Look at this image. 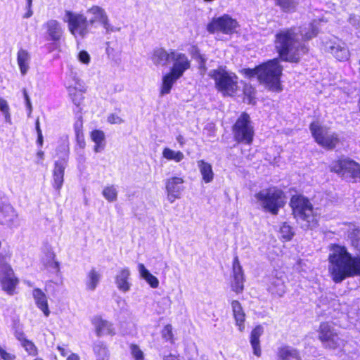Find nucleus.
<instances>
[{
    "label": "nucleus",
    "mask_w": 360,
    "mask_h": 360,
    "mask_svg": "<svg viewBox=\"0 0 360 360\" xmlns=\"http://www.w3.org/2000/svg\"><path fill=\"white\" fill-rule=\"evenodd\" d=\"M316 22L300 27L283 30L276 34L275 48L280 58L285 61L297 62L308 51L304 41L318 33Z\"/></svg>",
    "instance_id": "1"
},
{
    "label": "nucleus",
    "mask_w": 360,
    "mask_h": 360,
    "mask_svg": "<svg viewBox=\"0 0 360 360\" xmlns=\"http://www.w3.org/2000/svg\"><path fill=\"white\" fill-rule=\"evenodd\" d=\"M328 272L336 283L360 275V255L353 257L345 247L333 245L328 255Z\"/></svg>",
    "instance_id": "2"
},
{
    "label": "nucleus",
    "mask_w": 360,
    "mask_h": 360,
    "mask_svg": "<svg viewBox=\"0 0 360 360\" xmlns=\"http://www.w3.org/2000/svg\"><path fill=\"white\" fill-rule=\"evenodd\" d=\"M283 68L278 59H273L255 68L243 70L244 75L249 77L257 76L259 81L273 91H281L280 79Z\"/></svg>",
    "instance_id": "3"
},
{
    "label": "nucleus",
    "mask_w": 360,
    "mask_h": 360,
    "mask_svg": "<svg viewBox=\"0 0 360 360\" xmlns=\"http://www.w3.org/2000/svg\"><path fill=\"white\" fill-rule=\"evenodd\" d=\"M255 202L265 212L276 215L284 204V195L281 190L271 187L254 195Z\"/></svg>",
    "instance_id": "4"
},
{
    "label": "nucleus",
    "mask_w": 360,
    "mask_h": 360,
    "mask_svg": "<svg viewBox=\"0 0 360 360\" xmlns=\"http://www.w3.org/2000/svg\"><path fill=\"white\" fill-rule=\"evenodd\" d=\"M293 214L297 220L305 222L302 224L307 229H314L318 223V217L309 200L302 195H294L290 200Z\"/></svg>",
    "instance_id": "5"
},
{
    "label": "nucleus",
    "mask_w": 360,
    "mask_h": 360,
    "mask_svg": "<svg viewBox=\"0 0 360 360\" xmlns=\"http://www.w3.org/2000/svg\"><path fill=\"white\" fill-rule=\"evenodd\" d=\"M209 76L215 82L217 89L224 96H233L238 90V78L226 70L219 68L211 70Z\"/></svg>",
    "instance_id": "6"
},
{
    "label": "nucleus",
    "mask_w": 360,
    "mask_h": 360,
    "mask_svg": "<svg viewBox=\"0 0 360 360\" xmlns=\"http://www.w3.org/2000/svg\"><path fill=\"white\" fill-rule=\"evenodd\" d=\"M233 134L235 140L238 143L248 145L252 143L255 131L248 114L243 112L237 119L233 126Z\"/></svg>",
    "instance_id": "7"
},
{
    "label": "nucleus",
    "mask_w": 360,
    "mask_h": 360,
    "mask_svg": "<svg viewBox=\"0 0 360 360\" xmlns=\"http://www.w3.org/2000/svg\"><path fill=\"white\" fill-rule=\"evenodd\" d=\"M63 20L68 23L70 32L75 38H84L89 33L87 18L82 13L65 11Z\"/></svg>",
    "instance_id": "8"
},
{
    "label": "nucleus",
    "mask_w": 360,
    "mask_h": 360,
    "mask_svg": "<svg viewBox=\"0 0 360 360\" xmlns=\"http://www.w3.org/2000/svg\"><path fill=\"white\" fill-rule=\"evenodd\" d=\"M310 131L316 142L325 149L332 150L339 142V138L335 132L320 125L319 122H312Z\"/></svg>",
    "instance_id": "9"
},
{
    "label": "nucleus",
    "mask_w": 360,
    "mask_h": 360,
    "mask_svg": "<svg viewBox=\"0 0 360 360\" xmlns=\"http://www.w3.org/2000/svg\"><path fill=\"white\" fill-rule=\"evenodd\" d=\"M330 170L345 179L360 181V165L347 158L333 162Z\"/></svg>",
    "instance_id": "10"
},
{
    "label": "nucleus",
    "mask_w": 360,
    "mask_h": 360,
    "mask_svg": "<svg viewBox=\"0 0 360 360\" xmlns=\"http://www.w3.org/2000/svg\"><path fill=\"white\" fill-rule=\"evenodd\" d=\"M89 26H94L95 24L102 25L106 33L115 32L120 30L111 25L108 15L102 7L94 5L89 8L86 11V15Z\"/></svg>",
    "instance_id": "11"
},
{
    "label": "nucleus",
    "mask_w": 360,
    "mask_h": 360,
    "mask_svg": "<svg viewBox=\"0 0 360 360\" xmlns=\"http://www.w3.org/2000/svg\"><path fill=\"white\" fill-rule=\"evenodd\" d=\"M319 339L323 347L330 349L341 348L345 345V340L338 335L328 323H322L320 325Z\"/></svg>",
    "instance_id": "12"
},
{
    "label": "nucleus",
    "mask_w": 360,
    "mask_h": 360,
    "mask_svg": "<svg viewBox=\"0 0 360 360\" xmlns=\"http://www.w3.org/2000/svg\"><path fill=\"white\" fill-rule=\"evenodd\" d=\"M18 283L11 266L6 259V257L0 254V284L2 289L8 294L12 295Z\"/></svg>",
    "instance_id": "13"
},
{
    "label": "nucleus",
    "mask_w": 360,
    "mask_h": 360,
    "mask_svg": "<svg viewBox=\"0 0 360 360\" xmlns=\"http://www.w3.org/2000/svg\"><path fill=\"white\" fill-rule=\"evenodd\" d=\"M0 225L11 230L20 225L17 211L9 202L2 200H0Z\"/></svg>",
    "instance_id": "14"
},
{
    "label": "nucleus",
    "mask_w": 360,
    "mask_h": 360,
    "mask_svg": "<svg viewBox=\"0 0 360 360\" xmlns=\"http://www.w3.org/2000/svg\"><path fill=\"white\" fill-rule=\"evenodd\" d=\"M238 25L237 21L229 15L213 18L207 25V30L210 33L221 32L225 34H231L236 32Z\"/></svg>",
    "instance_id": "15"
},
{
    "label": "nucleus",
    "mask_w": 360,
    "mask_h": 360,
    "mask_svg": "<svg viewBox=\"0 0 360 360\" xmlns=\"http://www.w3.org/2000/svg\"><path fill=\"white\" fill-rule=\"evenodd\" d=\"M170 61L172 63L170 72L177 77H181L191 67V61L188 56L175 50H172Z\"/></svg>",
    "instance_id": "16"
},
{
    "label": "nucleus",
    "mask_w": 360,
    "mask_h": 360,
    "mask_svg": "<svg viewBox=\"0 0 360 360\" xmlns=\"http://www.w3.org/2000/svg\"><path fill=\"white\" fill-rule=\"evenodd\" d=\"M326 51L330 53L340 61L347 60L349 58V51L346 44L339 40H330L325 44Z\"/></svg>",
    "instance_id": "17"
},
{
    "label": "nucleus",
    "mask_w": 360,
    "mask_h": 360,
    "mask_svg": "<svg viewBox=\"0 0 360 360\" xmlns=\"http://www.w3.org/2000/svg\"><path fill=\"white\" fill-rule=\"evenodd\" d=\"M184 180L181 177H172L167 180L166 191L167 192V198L170 202H174L175 200L181 198L184 191Z\"/></svg>",
    "instance_id": "18"
},
{
    "label": "nucleus",
    "mask_w": 360,
    "mask_h": 360,
    "mask_svg": "<svg viewBox=\"0 0 360 360\" xmlns=\"http://www.w3.org/2000/svg\"><path fill=\"white\" fill-rule=\"evenodd\" d=\"M91 323L95 328V332L98 337L105 335L114 336L116 334L113 324L107 320L103 319L100 316L94 317Z\"/></svg>",
    "instance_id": "19"
},
{
    "label": "nucleus",
    "mask_w": 360,
    "mask_h": 360,
    "mask_svg": "<svg viewBox=\"0 0 360 360\" xmlns=\"http://www.w3.org/2000/svg\"><path fill=\"white\" fill-rule=\"evenodd\" d=\"M233 281L231 283L232 290L236 293L242 292L244 287V275L242 266L237 257L233 259Z\"/></svg>",
    "instance_id": "20"
},
{
    "label": "nucleus",
    "mask_w": 360,
    "mask_h": 360,
    "mask_svg": "<svg viewBox=\"0 0 360 360\" xmlns=\"http://www.w3.org/2000/svg\"><path fill=\"white\" fill-rule=\"evenodd\" d=\"M115 283L117 289L122 292L129 291L131 283L130 282V271L129 268H122L117 271L115 277Z\"/></svg>",
    "instance_id": "21"
},
{
    "label": "nucleus",
    "mask_w": 360,
    "mask_h": 360,
    "mask_svg": "<svg viewBox=\"0 0 360 360\" xmlns=\"http://www.w3.org/2000/svg\"><path fill=\"white\" fill-rule=\"evenodd\" d=\"M65 167V160H60L55 162L54 169L53 170L52 186L58 192L63 184Z\"/></svg>",
    "instance_id": "22"
},
{
    "label": "nucleus",
    "mask_w": 360,
    "mask_h": 360,
    "mask_svg": "<svg viewBox=\"0 0 360 360\" xmlns=\"http://www.w3.org/2000/svg\"><path fill=\"white\" fill-rule=\"evenodd\" d=\"M285 276L283 274L279 273L271 278L268 290L269 292L277 297H282L285 292Z\"/></svg>",
    "instance_id": "23"
},
{
    "label": "nucleus",
    "mask_w": 360,
    "mask_h": 360,
    "mask_svg": "<svg viewBox=\"0 0 360 360\" xmlns=\"http://www.w3.org/2000/svg\"><path fill=\"white\" fill-rule=\"evenodd\" d=\"M172 50L167 52L162 48H155L153 50L150 59L155 66L164 67L167 65L168 61H170Z\"/></svg>",
    "instance_id": "24"
},
{
    "label": "nucleus",
    "mask_w": 360,
    "mask_h": 360,
    "mask_svg": "<svg viewBox=\"0 0 360 360\" xmlns=\"http://www.w3.org/2000/svg\"><path fill=\"white\" fill-rule=\"evenodd\" d=\"M32 296L37 307L42 311L45 316H49L50 311L46 294L41 289L34 288L32 291Z\"/></svg>",
    "instance_id": "25"
},
{
    "label": "nucleus",
    "mask_w": 360,
    "mask_h": 360,
    "mask_svg": "<svg viewBox=\"0 0 360 360\" xmlns=\"http://www.w3.org/2000/svg\"><path fill=\"white\" fill-rule=\"evenodd\" d=\"M44 266L50 269V271L53 273L56 274L57 279L56 281H54V283L60 286L63 283L62 276L60 273V264L58 262H57L56 259L51 260L50 263H46L44 264ZM53 283V281H49L46 283L45 285V290L46 292H49L51 290V285Z\"/></svg>",
    "instance_id": "26"
},
{
    "label": "nucleus",
    "mask_w": 360,
    "mask_h": 360,
    "mask_svg": "<svg viewBox=\"0 0 360 360\" xmlns=\"http://www.w3.org/2000/svg\"><path fill=\"white\" fill-rule=\"evenodd\" d=\"M46 27L47 30V34L49 35V39L52 41H59L62 34L63 30L60 27V23L56 20H50L46 24Z\"/></svg>",
    "instance_id": "27"
},
{
    "label": "nucleus",
    "mask_w": 360,
    "mask_h": 360,
    "mask_svg": "<svg viewBox=\"0 0 360 360\" xmlns=\"http://www.w3.org/2000/svg\"><path fill=\"white\" fill-rule=\"evenodd\" d=\"M30 54L29 52L25 49H20L18 51L17 55V61L18 65L20 68V73L22 75H25L27 73L30 69Z\"/></svg>",
    "instance_id": "28"
},
{
    "label": "nucleus",
    "mask_w": 360,
    "mask_h": 360,
    "mask_svg": "<svg viewBox=\"0 0 360 360\" xmlns=\"http://www.w3.org/2000/svg\"><path fill=\"white\" fill-rule=\"evenodd\" d=\"M263 331V328L261 326H257L251 332L250 344L253 349V353L257 356H260L261 355L259 338L262 335Z\"/></svg>",
    "instance_id": "29"
},
{
    "label": "nucleus",
    "mask_w": 360,
    "mask_h": 360,
    "mask_svg": "<svg viewBox=\"0 0 360 360\" xmlns=\"http://www.w3.org/2000/svg\"><path fill=\"white\" fill-rule=\"evenodd\" d=\"M101 274L95 268L91 269L86 274L85 284L86 289L91 291L95 290L101 279Z\"/></svg>",
    "instance_id": "30"
},
{
    "label": "nucleus",
    "mask_w": 360,
    "mask_h": 360,
    "mask_svg": "<svg viewBox=\"0 0 360 360\" xmlns=\"http://www.w3.org/2000/svg\"><path fill=\"white\" fill-rule=\"evenodd\" d=\"M198 167L202 175V180L205 183H210L214 179V172L212 165L201 160L197 162Z\"/></svg>",
    "instance_id": "31"
},
{
    "label": "nucleus",
    "mask_w": 360,
    "mask_h": 360,
    "mask_svg": "<svg viewBox=\"0 0 360 360\" xmlns=\"http://www.w3.org/2000/svg\"><path fill=\"white\" fill-rule=\"evenodd\" d=\"M231 307L236 320V323L238 326L239 330L243 331L244 329L243 323L245 321V316L243 309L240 302L237 300L232 301Z\"/></svg>",
    "instance_id": "32"
},
{
    "label": "nucleus",
    "mask_w": 360,
    "mask_h": 360,
    "mask_svg": "<svg viewBox=\"0 0 360 360\" xmlns=\"http://www.w3.org/2000/svg\"><path fill=\"white\" fill-rule=\"evenodd\" d=\"M180 77H177L175 75H173L172 72H169L165 74L162 77V82L160 89V94L162 96L168 94L170 93L171 89L174 85V84L179 79Z\"/></svg>",
    "instance_id": "33"
},
{
    "label": "nucleus",
    "mask_w": 360,
    "mask_h": 360,
    "mask_svg": "<svg viewBox=\"0 0 360 360\" xmlns=\"http://www.w3.org/2000/svg\"><path fill=\"white\" fill-rule=\"evenodd\" d=\"M278 356L280 360H300L297 350L289 346L280 347Z\"/></svg>",
    "instance_id": "34"
},
{
    "label": "nucleus",
    "mask_w": 360,
    "mask_h": 360,
    "mask_svg": "<svg viewBox=\"0 0 360 360\" xmlns=\"http://www.w3.org/2000/svg\"><path fill=\"white\" fill-rule=\"evenodd\" d=\"M138 271L140 276L144 279L148 285L153 288H157L159 286L158 279L146 268L143 264H138Z\"/></svg>",
    "instance_id": "35"
},
{
    "label": "nucleus",
    "mask_w": 360,
    "mask_h": 360,
    "mask_svg": "<svg viewBox=\"0 0 360 360\" xmlns=\"http://www.w3.org/2000/svg\"><path fill=\"white\" fill-rule=\"evenodd\" d=\"M91 139L94 142V150L95 153H101L105 148V135L101 130H94L91 133Z\"/></svg>",
    "instance_id": "36"
},
{
    "label": "nucleus",
    "mask_w": 360,
    "mask_h": 360,
    "mask_svg": "<svg viewBox=\"0 0 360 360\" xmlns=\"http://www.w3.org/2000/svg\"><path fill=\"white\" fill-rule=\"evenodd\" d=\"M96 360H109V352L103 342H95L93 346Z\"/></svg>",
    "instance_id": "37"
},
{
    "label": "nucleus",
    "mask_w": 360,
    "mask_h": 360,
    "mask_svg": "<svg viewBox=\"0 0 360 360\" xmlns=\"http://www.w3.org/2000/svg\"><path fill=\"white\" fill-rule=\"evenodd\" d=\"M275 4L278 6L283 12L292 13L296 11L298 6L297 0H274Z\"/></svg>",
    "instance_id": "38"
},
{
    "label": "nucleus",
    "mask_w": 360,
    "mask_h": 360,
    "mask_svg": "<svg viewBox=\"0 0 360 360\" xmlns=\"http://www.w3.org/2000/svg\"><path fill=\"white\" fill-rule=\"evenodd\" d=\"M162 157L167 160L179 162L184 158V155L179 150H174L169 148H165L162 150Z\"/></svg>",
    "instance_id": "39"
},
{
    "label": "nucleus",
    "mask_w": 360,
    "mask_h": 360,
    "mask_svg": "<svg viewBox=\"0 0 360 360\" xmlns=\"http://www.w3.org/2000/svg\"><path fill=\"white\" fill-rule=\"evenodd\" d=\"M68 91L74 104L79 106L84 99L83 92L72 86L68 87Z\"/></svg>",
    "instance_id": "40"
},
{
    "label": "nucleus",
    "mask_w": 360,
    "mask_h": 360,
    "mask_svg": "<svg viewBox=\"0 0 360 360\" xmlns=\"http://www.w3.org/2000/svg\"><path fill=\"white\" fill-rule=\"evenodd\" d=\"M103 196L110 202L117 200V191L115 186L111 185L106 186L102 191Z\"/></svg>",
    "instance_id": "41"
},
{
    "label": "nucleus",
    "mask_w": 360,
    "mask_h": 360,
    "mask_svg": "<svg viewBox=\"0 0 360 360\" xmlns=\"http://www.w3.org/2000/svg\"><path fill=\"white\" fill-rule=\"evenodd\" d=\"M129 351L134 360H144L143 352L137 345L131 344Z\"/></svg>",
    "instance_id": "42"
},
{
    "label": "nucleus",
    "mask_w": 360,
    "mask_h": 360,
    "mask_svg": "<svg viewBox=\"0 0 360 360\" xmlns=\"http://www.w3.org/2000/svg\"><path fill=\"white\" fill-rule=\"evenodd\" d=\"M280 234L285 240H290L293 236V231L291 226L284 223L280 228Z\"/></svg>",
    "instance_id": "43"
},
{
    "label": "nucleus",
    "mask_w": 360,
    "mask_h": 360,
    "mask_svg": "<svg viewBox=\"0 0 360 360\" xmlns=\"http://www.w3.org/2000/svg\"><path fill=\"white\" fill-rule=\"evenodd\" d=\"M20 345L25 349L27 354L31 356H36L38 353V350L35 345L28 339L24 340V342Z\"/></svg>",
    "instance_id": "44"
},
{
    "label": "nucleus",
    "mask_w": 360,
    "mask_h": 360,
    "mask_svg": "<svg viewBox=\"0 0 360 360\" xmlns=\"http://www.w3.org/2000/svg\"><path fill=\"white\" fill-rule=\"evenodd\" d=\"M244 94L247 97L248 103L249 104H252L255 103V89L250 86L245 85L244 87Z\"/></svg>",
    "instance_id": "45"
},
{
    "label": "nucleus",
    "mask_w": 360,
    "mask_h": 360,
    "mask_svg": "<svg viewBox=\"0 0 360 360\" xmlns=\"http://www.w3.org/2000/svg\"><path fill=\"white\" fill-rule=\"evenodd\" d=\"M0 110L4 114L7 122L10 121L9 107L6 100L0 98Z\"/></svg>",
    "instance_id": "46"
},
{
    "label": "nucleus",
    "mask_w": 360,
    "mask_h": 360,
    "mask_svg": "<svg viewBox=\"0 0 360 360\" xmlns=\"http://www.w3.org/2000/svg\"><path fill=\"white\" fill-rule=\"evenodd\" d=\"M75 134V139L77 141V146L81 149L83 150L85 148L86 142L84 139V133L82 132H76Z\"/></svg>",
    "instance_id": "47"
},
{
    "label": "nucleus",
    "mask_w": 360,
    "mask_h": 360,
    "mask_svg": "<svg viewBox=\"0 0 360 360\" xmlns=\"http://www.w3.org/2000/svg\"><path fill=\"white\" fill-rule=\"evenodd\" d=\"M162 335L166 340H171L173 337L172 326L169 324L165 326L162 331Z\"/></svg>",
    "instance_id": "48"
},
{
    "label": "nucleus",
    "mask_w": 360,
    "mask_h": 360,
    "mask_svg": "<svg viewBox=\"0 0 360 360\" xmlns=\"http://www.w3.org/2000/svg\"><path fill=\"white\" fill-rule=\"evenodd\" d=\"M77 58L81 63L85 65H88L90 63L91 57L88 52L86 51H81L78 53Z\"/></svg>",
    "instance_id": "49"
},
{
    "label": "nucleus",
    "mask_w": 360,
    "mask_h": 360,
    "mask_svg": "<svg viewBox=\"0 0 360 360\" xmlns=\"http://www.w3.org/2000/svg\"><path fill=\"white\" fill-rule=\"evenodd\" d=\"M23 96L25 101V105L27 110V115L30 117L32 111V106L30 97L27 93V91L25 89H23Z\"/></svg>",
    "instance_id": "50"
},
{
    "label": "nucleus",
    "mask_w": 360,
    "mask_h": 360,
    "mask_svg": "<svg viewBox=\"0 0 360 360\" xmlns=\"http://www.w3.org/2000/svg\"><path fill=\"white\" fill-rule=\"evenodd\" d=\"M74 131L75 133L83 131V121L81 116L77 118L74 124Z\"/></svg>",
    "instance_id": "51"
},
{
    "label": "nucleus",
    "mask_w": 360,
    "mask_h": 360,
    "mask_svg": "<svg viewBox=\"0 0 360 360\" xmlns=\"http://www.w3.org/2000/svg\"><path fill=\"white\" fill-rule=\"evenodd\" d=\"M108 122L110 124H120L122 120L118 115L111 114L108 117Z\"/></svg>",
    "instance_id": "52"
},
{
    "label": "nucleus",
    "mask_w": 360,
    "mask_h": 360,
    "mask_svg": "<svg viewBox=\"0 0 360 360\" xmlns=\"http://www.w3.org/2000/svg\"><path fill=\"white\" fill-rule=\"evenodd\" d=\"M55 254L52 251H47L43 258L44 264L46 263H50L51 260L55 259Z\"/></svg>",
    "instance_id": "53"
},
{
    "label": "nucleus",
    "mask_w": 360,
    "mask_h": 360,
    "mask_svg": "<svg viewBox=\"0 0 360 360\" xmlns=\"http://www.w3.org/2000/svg\"><path fill=\"white\" fill-rule=\"evenodd\" d=\"M0 356L4 360H14L15 356L0 347Z\"/></svg>",
    "instance_id": "54"
},
{
    "label": "nucleus",
    "mask_w": 360,
    "mask_h": 360,
    "mask_svg": "<svg viewBox=\"0 0 360 360\" xmlns=\"http://www.w3.org/2000/svg\"><path fill=\"white\" fill-rule=\"evenodd\" d=\"M160 303L164 306L162 311H160V312H163L165 309H167L169 307L170 304H171V300L169 297H164L161 299V300L160 301Z\"/></svg>",
    "instance_id": "55"
},
{
    "label": "nucleus",
    "mask_w": 360,
    "mask_h": 360,
    "mask_svg": "<svg viewBox=\"0 0 360 360\" xmlns=\"http://www.w3.org/2000/svg\"><path fill=\"white\" fill-rule=\"evenodd\" d=\"M15 338L18 340V341L20 342V345L24 342V340H27L25 337V335L23 333V332L20 330H16L15 333Z\"/></svg>",
    "instance_id": "56"
},
{
    "label": "nucleus",
    "mask_w": 360,
    "mask_h": 360,
    "mask_svg": "<svg viewBox=\"0 0 360 360\" xmlns=\"http://www.w3.org/2000/svg\"><path fill=\"white\" fill-rule=\"evenodd\" d=\"M57 349L63 356L68 355L69 351L64 345H58Z\"/></svg>",
    "instance_id": "57"
},
{
    "label": "nucleus",
    "mask_w": 360,
    "mask_h": 360,
    "mask_svg": "<svg viewBox=\"0 0 360 360\" xmlns=\"http://www.w3.org/2000/svg\"><path fill=\"white\" fill-rule=\"evenodd\" d=\"M163 360H182L179 355H174L169 354L167 356H165L163 359Z\"/></svg>",
    "instance_id": "58"
},
{
    "label": "nucleus",
    "mask_w": 360,
    "mask_h": 360,
    "mask_svg": "<svg viewBox=\"0 0 360 360\" xmlns=\"http://www.w3.org/2000/svg\"><path fill=\"white\" fill-rule=\"evenodd\" d=\"M177 142L179 143L180 146L182 147L186 143V140L182 135H178L176 138Z\"/></svg>",
    "instance_id": "59"
},
{
    "label": "nucleus",
    "mask_w": 360,
    "mask_h": 360,
    "mask_svg": "<svg viewBox=\"0 0 360 360\" xmlns=\"http://www.w3.org/2000/svg\"><path fill=\"white\" fill-rule=\"evenodd\" d=\"M43 142H44V139H43V135H42V133H39V134H37V144L41 147L43 146Z\"/></svg>",
    "instance_id": "60"
},
{
    "label": "nucleus",
    "mask_w": 360,
    "mask_h": 360,
    "mask_svg": "<svg viewBox=\"0 0 360 360\" xmlns=\"http://www.w3.org/2000/svg\"><path fill=\"white\" fill-rule=\"evenodd\" d=\"M66 360H80V358L77 354L72 353L68 356Z\"/></svg>",
    "instance_id": "61"
},
{
    "label": "nucleus",
    "mask_w": 360,
    "mask_h": 360,
    "mask_svg": "<svg viewBox=\"0 0 360 360\" xmlns=\"http://www.w3.org/2000/svg\"><path fill=\"white\" fill-rule=\"evenodd\" d=\"M33 14V11L32 8H27V12L24 15L25 18H30Z\"/></svg>",
    "instance_id": "62"
},
{
    "label": "nucleus",
    "mask_w": 360,
    "mask_h": 360,
    "mask_svg": "<svg viewBox=\"0 0 360 360\" xmlns=\"http://www.w3.org/2000/svg\"><path fill=\"white\" fill-rule=\"evenodd\" d=\"M35 128H36V131H37V134H39V133H42L41 129H40V126H39V119H37L36 120V123H35Z\"/></svg>",
    "instance_id": "63"
},
{
    "label": "nucleus",
    "mask_w": 360,
    "mask_h": 360,
    "mask_svg": "<svg viewBox=\"0 0 360 360\" xmlns=\"http://www.w3.org/2000/svg\"><path fill=\"white\" fill-rule=\"evenodd\" d=\"M32 0H26V9L32 8Z\"/></svg>",
    "instance_id": "64"
}]
</instances>
